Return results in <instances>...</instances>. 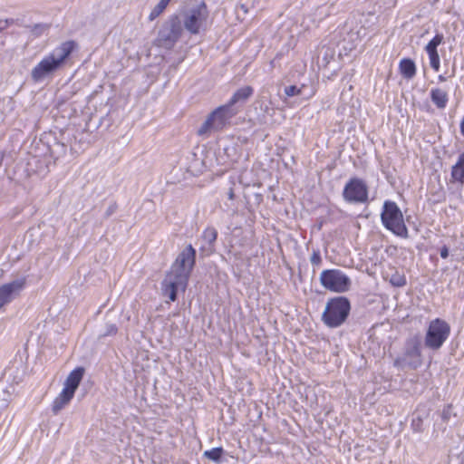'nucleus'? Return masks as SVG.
Here are the masks:
<instances>
[{"label":"nucleus","instance_id":"30","mask_svg":"<svg viewBox=\"0 0 464 464\" xmlns=\"http://www.w3.org/2000/svg\"><path fill=\"white\" fill-rule=\"evenodd\" d=\"M451 410H452L451 405H448L447 407H445L443 409L442 413H441V418L443 420L448 421L450 419V416L452 413Z\"/></svg>","mask_w":464,"mask_h":464},{"label":"nucleus","instance_id":"15","mask_svg":"<svg viewBox=\"0 0 464 464\" xmlns=\"http://www.w3.org/2000/svg\"><path fill=\"white\" fill-rule=\"evenodd\" d=\"M83 374H84V368H82V367H77L74 370H72L69 373V375L67 376V378L64 382L63 389H65L68 392L74 394L82 380Z\"/></svg>","mask_w":464,"mask_h":464},{"label":"nucleus","instance_id":"16","mask_svg":"<svg viewBox=\"0 0 464 464\" xmlns=\"http://www.w3.org/2000/svg\"><path fill=\"white\" fill-rule=\"evenodd\" d=\"M254 90L251 86L238 89L227 102L231 108H237V104H244L252 96Z\"/></svg>","mask_w":464,"mask_h":464},{"label":"nucleus","instance_id":"1","mask_svg":"<svg viewBox=\"0 0 464 464\" xmlns=\"http://www.w3.org/2000/svg\"><path fill=\"white\" fill-rule=\"evenodd\" d=\"M75 47L73 41H66L45 55L31 71L34 82H41L52 77L65 63Z\"/></svg>","mask_w":464,"mask_h":464},{"label":"nucleus","instance_id":"26","mask_svg":"<svg viewBox=\"0 0 464 464\" xmlns=\"http://www.w3.org/2000/svg\"><path fill=\"white\" fill-rule=\"evenodd\" d=\"M304 87V85H302L301 87H297L296 85H289L285 87L284 92L287 97L298 96L302 94Z\"/></svg>","mask_w":464,"mask_h":464},{"label":"nucleus","instance_id":"19","mask_svg":"<svg viewBox=\"0 0 464 464\" xmlns=\"http://www.w3.org/2000/svg\"><path fill=\"white\" fill-rule=\"evenodd\" d=\"M399 69L405 79L410 80L416 75L415 63L410 58H403L401 60Z\"/></svg>","mask_w":464,"mask_h":464},{"label":"nucleus","instance_id":"20","mask_svg":"<svg viewBox=\"0 0 464 464\" xmlns=\"http://www.w3.org/2000/svg\"><path fill=\"white\" fill-rule=\"evenodd\" d=\"M451 179L454 181L464 183V152L459 154L457 162L452 166Z\"/></svg>","mask_w":464,"mask_h":464},{"label":"nucleus","instance_id":"6","mask_svg":"<svg viewBox=\"0 0 464 464\" xmlns=\"http://www.w3.org/2000/svg\"><path fill=\"white\" fill-rule=\"evenodd\" d=\"M319 279L326 290L334 293H345L352 285L350 277L340 269H325L321 272Z\"/></svg>","mask_w":464,"mask_h":464},{"label":"nucleus","instance_id":"34","mask_svg":"<svg viewBox=\"0 0 464 464\" xmlns=\"http://www.w3.org/2000/svg\"><path fill=\"white\" fill-rule=\"evenodd\" d=\"M227 197L230 200H233L235 198V193L232 188L228 190Z\"/></svg>","mask_w":464,"mask_h":464},{"label":"nucleus","instance_id":"23","mask_svg":"<svg viewBox=\"0 0 464 464\" xmlns=\"http://www.w3.org/2000/svg\"><path fill=\"white\" fill-rule=\"evenodd\" d=\"M390 283L393 286L402 287V286H404L407 284V280H406V277H405V276L403 274H401L398 271H395V273H393L391 276Z\"/></svg>","mask_w":464,"mask_h":464},{"label":"nucleus","instance_id":"21","mask_svg":"<svg viewBox=\"0 0 464 464\" xmlns=\"http://www.w3.org/2000/svg\"><path fill=\"white\" fill-rule=\"evenodd\" d=\"M225 453V450L222 447L213 448L211 450H206L203 453V456L208 459L219 464L223 461L222 457Z\"/></svg>","mask_w":464,"mask_h":464},{"label":"nucleus","instance_id":"35","mask_svg":"<svg viewBox=\"0 0 464 464\" xmlns=\"http://www.w3.org/2000/svg\"><path fill=\"white\" fill-rule=\"evenodd\" d=\"M460 131H461V134L464 136V116L460 122Z\"/></svg>","mask_w":464,"mask_h":464},{"label":"nucleus","instance_id":"22","mask_svg":"<svg viewBox=\"0 0 464 464\" xmlns=\"http://www.w3.org/2000/svg\"><path fill=\"white\" fill-rule=\"evenodd\" d=\"M34 37H39L46 33L49 29V25L46 24H35L34 25L25 26Z\"/></svg>","mask_w":464,"mask_h":464},{"label":"nucleus","instance_id":"2","mask_svg":"<svg viewBox=\"0 0 464 464\" xmlns=\"http://www.w3.org/2000/svg\"><path fill=\"white\" fill-rule=\"evenodd\" d=\"M351 310V304L345 296L330 298L322 314V320L330 328L341 326L347 319Z\"/></svg>","mask_w":464,"mask_h":464},{"label":"nucleus","instance_id":"11","mask_svg":"<svg viewBox=\"0 0 464 464\" xmlns=\"http://www.w3.org/2000/svg\"><path fill=\"white\" fill-rule=\"evenodd\" d=\"M208 18V10L207 5L201 2L197 6L191 8L184 20V27L192 34L199 33Z\"/></svg>","mask_w":464,"mask_h":464},{"label":"nucleus","instance_id":"24","mask_svg":"<svg viewBox=\"0 0 464 464\" xmlns=\"http://www.w3.org/2000/svg\"><path fill=\"white\" fill-rule=\"evenodd\" d=\"M168 5H169V2H167L166 0H160L157 4V5L151 10V12L149 15V19L150 21H153L154 19H156L166 9Z\"/></svg>","mask_w":464,"mask_h":464},{"label":"nucleus","instance_id":"33","mask_svg":"<svg viewBox=\"0 0 464 464\" xmlns=\"http://www.w3.org/2000/svg\"><path fill=\"white\" fill-rule=\"evenodd\" d=\"M440 255L441 258H447L449 256V248L444 246L440 248Z\"/></svg>","mask_w":464,"mask_h":464},{"label":"nucleus","instance_id":"18","mask_svg":"<svg viewBox=\"0 0 464 464\" xmlns=\"http://www.w3.org/2000/svg\"><path fill=\"white\" fill-rule=\"evenodd\" d=\"M74 394L68 392L65 389L59 393V395L53 400L52 405V411L54 414H57L62 409H63L73 398Z\"/></svg>","mask_w":464,"mask_h":464},{"label":"nucleus","instance_id":"37","mask_svg":"<svg viewBox=\"0 0 464 464\" xmlns=\"http://www.w3.org/2000/svg\"><path fill=\"white\" fill-rule=\"evenodd\" d=\"M166 1L169 3L171 0H166Z\"/></svg>","mask_w":464,"mask_h":464},{"label":"nucleus","instance_id":"7","mask_svg":"<svg viewBox=\"0 0 464 464\" xmlns=\"http://www.w3.org/2000/svg\"><path fill=\"white\" fill-rule=\"evenodd\" d=\"M450 334V326L446 321L440 318L430 321L425 335V346L432 350H439Z\"/></svg>","mask_w":464,"mask_h":464},{"label":"nucleus","instance_id":"8","mask_svg":"<svg viewBox=\"0 0 464 464\" xmlns=\"http://www.w3.org/2000/svg\"><path fill=\"white\" fill-rule=\"evenodd\" d=\"M182 33L181 22L178 16L170 17L160 29L155 44L165 49H171Z\"/></svg>","mask_w":464,"mask_h":464},{"label":"nucleus","instance_id":"14","mask_svg":"<svg viewBox=\"0 0 464 464\" xmlns=\"http://www.w3.org/2000/svg\"><path fill=\"white\" fill-rule=\"evenodd\" d=\"M218 230L211 226L207 227L200 237L201 246L199 251L205 256H210L215 252V244L218 238Z\"/></svg>","mask_w":464,"mask_h":464},{"label":"nucleus","instance_id":"12","mask_svg":"<svg viewBox=\"0 0 464 464\" xmlns=\"http://www.w3.org/2000/svg\"><path fill=\"white\" fill-rule=\"evenodd\" d=\"M188 279L182 275H176L169 271L161 282V291L163 295H168L171 302L177 300L178 291H185L188 286Z\"/></svg>","mask_w":464,"mask_h":464},{"label":"nucleus","instance_id":"4","mask_svg":"<svg viewBox=\"0 0 464 464\" xmlns=\"http://www.w3.org/2000/svg\"><path fill=\"white\" fill-rule=\"evenodd\" d=\"M238 112L237 108H231L227 103L214 110L198 130L199 136L209 135L213 131L222 130Z\"/></svg>","mask_w":464,"mask_h":464},{"label":"nucleus","instance_id":"28","mask_svg":"<svg viewBox=\"0 0 464 464\" xmlns=\"http://www.w3.org/2000/svg\"><path fill=\"white\" fill-rule=\"evenodd\" d=\"M117 331H118V328L115 324H107L105 325V331L102 334H101V337L114 335V334H116Z\"/></svg>","mask_w":464,"mask_h":464},{"label":"nucleus","instance_id":"3","mask_svg":"<svg viewBox=\"0 0 464 464\" xmlns=\"http://www.w3.org/2000/svg\"><path fill=\"white\" fill-rule=\"evenodd\" d=\"M381 220L383 227L397 237L402 238L409 237V232L403 220V215L395 202L386 200L383 203Z\"/></svg>","mask_w":464,"mask_h":464},{"label":"nucleus","instance_id":"27","mask_svg":"<svg viewBox=\"0 0 464 464\" xmlns=\"http://www.w3.org/2000/svg\"><path fill=\"white\" fill-rule=\"evenodd\" d=\"M428 54H429V58H430V67L438 72L440 70V55L438 53V52H427Z\"/></svg>","mask_w":464,"mask_h":464},{"label":"nucleus","instance_id":"5","mask_svg":"<svg viewBox=\"0 0 464 464\" xmlns=\"http://www.w3.org/2000/svg\"><path fill=\"white\" fill-rule=\"evenodd\" d=\"M421 341L419 335L408 338L403 353L397 356L393 366L399 370L417 369L421 364Z\"/></svg>","mask_w":464,"mask_h":464},{"label":"nucleus","instance_id":"10","mask_svg":"<svg viewBox=\"0 0 464 464\" xmlns=\"http://www.w3.org/2000/svg\"><path fill=\"white\" fill-rule=\"evenodd\" d=\"M196 264V249L192 245H188L177 256L171 265L170 272L182 275L189 280L191 272Z\"/></svg>","mask_w":464,"mask_h":464},{"label":"nucleus","instance_id":"17","mask_svg":"<svg viewBox=\"0 0 464 464\" xmlns=\"http://www.w3.org/2000/svg\"><path fill=\"white\" fill-rule=\"evenodd\" d=\"M430 100L433 104L440 110L446 108L449 102V94L447 91L440 88H432L430 90Z\"/></svg>","mask_w":464,"mask_h":464},{"label":"nucleus","instance_id":"9","mask_svg":"<svg viewBox=\"0 0 464 464\" xmlns=\"http://www.w3.org/2000/svg\"><path fill=\"white\" fill-rule=\"evenodd\" d=\"M343 200L350 204H362L368 201V186L360 178L350 179L343 190Z\"/></svg>","mask_w":464,"mask_h":464},{"label":"nucleus","instance_id":"32","mask_svg":"<svg viewBox=\"0 0 464 464\" xmlns=\"http://www.w3.org/2000/svg\"><path fill=\"white\" fill-rule=\"evenodd\" d=\"M117 209V205L116 203H113V204H111L108 208L106 209L105 211V217L106 218H109L110 216H111L113 213H115Z\"/></svg>","mask_w":464,"mask_h":464},{"label":"nucleus","instance_id":"13","mask_svg":"<svg viewBox=\"0 0 464 464\" xmlns=\"http://www.w3.org/2000/svg\"><path fill=\"white\" fill-rule=\"evenodd\" d=\"M25 286V278L15 279L0 285V309L14 300Z\"/></svg>","mask_w":464,"mask_h":464},{"label":"nucleus","instance_id":"36","mask_svg":"<svg viewBox=\"0 0 464 464\" xmlns=\"http://www.w3.org/2000/svg\"><path fill=\"white\" fill-rule=\"evenodd\" d=\"M438 80L442 82L446 81V77L444 75L440 74L438 76Z\"/></svg>","mask_w":464,"mask_h":464},{"label":"nucleus","instance_id":"29","mask_svg":"<svg viewBox=\"0 0 464 464\" xmlns=\"http://www.w3.org/2000/svg\"><path fill=\"white\" fill-rule=\"evenodd\" d=\"M310 261L313 266H319L322 263L321 255L318 250H314Z\"/></svg>","mask_w":464,"mask_h":464},{"label":"nucleus","instance_id":"25","mask_svg":"<svg viewBox=\"0 0 464 464\" xmlns=\"http://www.w3.org/2000/svg\"><path fill=\"white\" fill-rule=\"evenodd\" d=\"M442 41H443V35L436 34L426 45V47H425L426 52H438L437 48L442 43Z\"/></svg>","mask_w":464,"mask_h":464},{"label":"nucleus","instance_id":"31","mask_svg":"<svg viewBox=\"0 0 464 464\" xmlns=\"http://www.w3.org/2000/svg\"><path fill=\"white\" fill-rule=\"evenodd\" d=\"M14 24V19L0 20V32L5 31L9 25Z\"/></svg>","mask_w":464,"mask_h":464}]
</instances>
